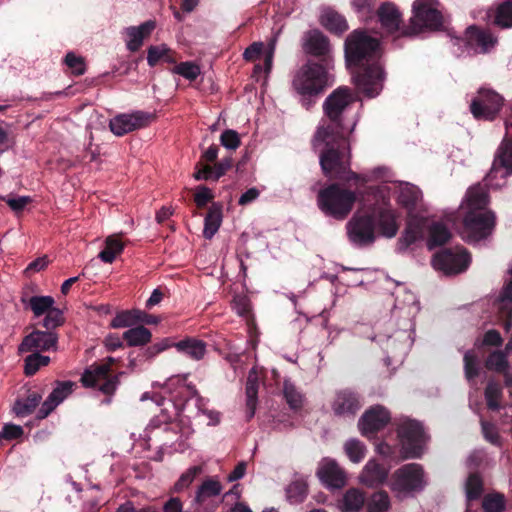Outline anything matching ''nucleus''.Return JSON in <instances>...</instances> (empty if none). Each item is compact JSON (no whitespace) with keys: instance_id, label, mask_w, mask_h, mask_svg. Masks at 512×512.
I'll return each mask as SVG.
<instances>
[{"instance_id":"nucleus-25","label":"nucleus","mask_w":512,"mask_h":512,"mask_svg":"<svg viewBox=\"0 0 512 512\" xmlns=\"http://www.w3.org/2000/svg\"><path fill=\"white\" fill-rule=\"evenodd\" d=\"M375 225L382 235L392 238L396 235L399 225L395 214L387 207H380L374 211Z\"/></svg>"},{"instance_id":"nucleus-62","label":"nucleus","mask_w":512,"mask_h":512,"mask_svg":"<svg viewBox=\"0 0 512 512\" xmlns=\"http://www.w3.org/2000/svg\"><path fill=\"white\" fill-rule=\"evenodd\" d=\"M276 42L277 38L274 37L270 40L268 43L267 50L265 52V59H264V70L266 73H269L272 68L273 63V57L276 49Z\"/></svg>"},{"instance_id":"nucleus-45","label":"nucleus","mask_w":512,"mask_h":512,"mask_svg":"<svg viewBox=\"0 0 512 512\" xmlns=\"http://www.w3.org/2000/svg\"><path fill=\"white\" fill-rule=\"evenodd\" d=\"M287 498L291 503H300L307 494V485L304 481H295L286 489Z\"/></svg>"},{"instance_id":"nucleus-10","label":"nucleus","mask_w":512,"mask_h":512,"mask_svg":"<svg viewBox=\"0 0 512 512\" xmlns=\"http://www.w3.org/2000/svg\"><path fill=\"white\" fill-rule=\"evenodd\" d=\"M398 434L402 445L401 459L417 458L422 455L426 435L419 422L404 420L399 426Z\"/></svg>"},{"instance_id":"nucleus-28","label":"nucleus","mask_w":512,"mask_h":512,"mask_svg":"<svg viewBox=\"0 0 512 512\" xmlns=\"http://www.w3.org/2000/svg\"><path fill=\"white\" fill-rule=\"evenodd\" d=\"M154 28V21H146L137 27L132 26L126 28L127 48L132 52L137 51L142 46L144 38L150 35Z\"/></svg>"},{"instance_id":"nucleus-7","label":"nucleus","mask_w":512,"mask_h":512,"mask_svg":"<svg viewBox=\"0 0 512 512\" xmlns=\"http://www.w3.org/2000/svg\"><path fill=\"white\" fill-rule=\"evenodd\" d=\"M413 17L411 19L415 34L423 28L436 30L443 24L442 10L437 0H415L412 6Z\"/></svg>"},{"instance_id":"nucleus-3","label":"nucleus","mask_w":512,"mask_h":512,"mask_svg":"<svg viewBox=\"0 0 512 512\" xmlns=\"http://www.w3.org/2000/svg\"><path fill=\"white\" fill-rule=\"evenodd\" d=\"M488 194L484 186L478 184L468 189L460 205L463 211L462 238L476 243L490 236L495 227V214L486 210Z\"/></svg>"},{"instance_id":"nucleus-30","label":"nucleus","mask_w":512,"mask_h":512,"mask_svg":"<svg viewBox=\"0 0 512 512\" xmlns=\"http://www.w3.org/2000/svg\"><path fill=\"white\" fill-rule=\"evenodd\" d=\"M178 352L194 359L201 360L206 354V344L202 340L187 338L174 344Z\"/></svg>"},{"instance_id":"nucleus-5","label":"nucleus","mask_w":512,"mask_h":512,"mask_svg":"<svg viewBox=\"0 0 512 512\" xmlns=\"http://www.w3.org/2000/svg\"><path fill=\"white\" fill-rule=\"evenodd\" d=\"M356 198L355 192L332 184L319 192L317 202L326 215L343 220L352 211Z\"/></svg>"},{"instance_id":"nucleus-50","label":"nucleus","mask_w":512,"mask_h":512,"mask_svg":"<svg viewBox=\"0 0 512 512\" xmlns=\"http://www.w3.org/2000/svg\"><path fill=\"white\" fill-rule=\"evenodd\" d=\"M201 468L199 466L190 467L185 473L181 475L179 480L175 483V490L181 491L187 488L196 478L198 474H200Z\"/></svg>"},{"instance_id":"nucleus-19","label":"nucleus","mask_w":512,"mask_h":512,"mask_svg":"<svg viewBox=\"0 0 512 512\" xmlns=\"http://www.w3.org/2000/svg\"><path fill=\"white\" fill-rule=\"evenodd\" d=\"M389 419V412L384 407H372L361 417L359 422L360 430L364 435L375 432L383 428Z\"/></svg>"},{"instance_id":"nucleus-33","label":"nucleus","mask_w":512,"mask_h":512,"mask_svg":"<svg viewBox=\"0 0 512 512\" xmlns=\"http://www.w3.org/2000/svg\"><path fill=\"white\" fill-rule=\"evenodd\" d=\"M123 339L127 342L128 346H144L151 341L152 334L146 327L137 326L126 330L123 333Z\"/></svg>"},{"instance_id":"nucleus-27","label":"nucleus","mask_w":512,"mask_h":512,"mask_svg":"<svg viewBox=\"0 0 512 512\" xmlns=\"http://www.w3.org/2000/svg\"><path fill=\"white\" fill-rule=\"evenodd\" d=\"M387 189H394L398 193V202L408 210L416 207L421 200V192L419 189L409 183H393L392 186L387 187Z\"/></svg>"},{"instance_id":"nucleus-15","label":"nucleus","mask_w":512,"mask_h":512,"mask_svg":"<svg viewBox=\"0 0 512 512\" xmlns=\"http://www.w3.org/2000/svg\"><path fill=\"white\" fill-rule=\"evenodd\" d=\"M503 98L496 92L481 88L478 97L471 103L470 109L477 119L492 120L500 111Z\"/></svg>"},{"instance_id":"nucleus-34","label":"nucleus","mask_w":512,"mask_h":512,"mask_svg":"<svg viewBox=\"0 0 512 512\" xmlns=\"http://www.w3.org/2000/svg\"><path fill=\"white\" fill-rule=\"evenodd\" d=\"M123 248L124 245L119 236H108L105 241V248L99 253V258L105 263H112Z\"/></svg>"},{"instance_id":"nucleus-2","label":"nucleus","mask_w":512,"mask_h":512,"mask_svg":"<svg viewBox=\"0 0 512 512\" xmlns=\"http://www.w3.org/2000/svg\"><path fill=\"white\" fill-rule=\"evenodd\" d=\"M379 54V42L364 31L352 32L345 41V55L349 66H360L366 62L367 67L353 71L357 87L369 97L380 93L383 87L384 72L376 61Z\"/></svg>"},{"instance_id":"nucleus-57","label":"nucleus","mask_w":512,"mask_h":512,"mask_svg":"<svg viewBox=\"0 0 512 512\" xmlns=\"http://www.w3.org/2000/svg\"><path fill=\"white\" fill-rule=\"evenodd\" d=\"M213 197V193L209 188L200 186L194 196V201L198 207H204Z\"/></svg>"},{"instance_id":"nucleus-46","label":"nucleus","mask_w":512,"mask_h":512,"mask_svg":"<svg viewBox=\"0 0 512 512\" xmlns=\"http://www.w3.org/2000/svg\"><path fill=\"white\" fill-rule=\"evenodd\" d=\"M486 367L489 370L503 372L509 367L507 354L502 351H495L491 353L486 360Z\"/></svg>"},{"instance_id":"nucleus-9","label":"nucleus","mask_w":512,"mask_h":512,"mask_svg":"<svg viewBox=\"0 0 512 512\" xmlns=\"http://www.w3.org/2000/svg\"><path fill=\"white\" fill-rule=\"evenodd\" d=\"M510 134H512V122H506V137L485 179L486 185L493 188H499L504 184V181H495L498 177L504 179L507 175L512 174V140L508 138Z\"/></svg>"},{"instance_id":"nucleus-37","label":"nucleus","mask_w":512,"mask_h":512,"mask_svg":"<svg viewBox=\"0 0 512 512\" xmlns=\"http://www.w3.org/2000/svg\"><path fill=\"white\" fill-rule=\"evenodd\" d=\"M389 508L390 498L385 491H377L367 500V512H387Z\"/></svg>"},{"instance_id":"nucleus-13","label":"nucleus","mask_w":512,"mask_h":512,"mask_svg":"<svg viewBox=\"0 0 512 512\" xmlns=\"http://www.w3.org/2000/svg\"><path fill=\"white\" fill-rule=\"evenodd\" d=\"M471 261L469 254L465 249L456 247L455 249L444 250L437 253L433 258V266L436 270L445 274H458L467 269Z\"/></svg>"},{"instance_id":"nucleus-48","label":"nucleus","mask_w":512,"mask_h":512,"mask_svg":"<svg viewBox=\"0 0 512 512\" xmlns=\"http://www.w3.org/2000/svg\"><path fill=\"white\" fill-rule=\"evenodd\" d=\"M482 480L477 474H471L465 485L468 500L477 499L482 493Z\"/></svg>"},{"instance_id":"nucleus-49","label":"nucleus","mask_w":512,"mask_h":512,"mask_svg":"<svg viewBox=\"0 0 512 512\" xmlns=\"http://www.w3.org/2000/svg\"><path fill=\"white\" fill-rule=\"evenodd\" d=\"M499 309L507 317L512 314V281L507 283L499 298Z\"/></svg>"},{"instance_id":"nucleus-32","label":"nucleus","mask_w":512,"mask_h":512,"mask_svg":"<svg viewBox=\"0 0 512 512\" xmlns=\"http://www.w3.org/2000/svg\"><path fill=\"white\" fill-rule=\"evenodd\" d=\"M222 222L221 206L213 204L205 217L203 235L206 239H211L219 230Z\"/></svg>"},{"instance_id":"nucleus-11","label":"nucleus","mask_w":512,"mask_h":512,"mask_svg":"<svg viewBox=\"0 0 512 512\" xmlns=\"http://www.w3.org/2000/svg\"><path fill=\"white\" fill-rule=\"evenodd\" d=\"M114 358H108V363L91 366L82 375L81 381L86 387L97 388L103 394L112 395L119 385V377L109 374L110 364Z\"/></svg>"},{"instance_id":"nucleus-4","label":"nucleus","mask_w":512,"mask_h":512,"mask_svg":"<svg viewBox=\"0 0 512 512\" xmlns=\"http://www.w3.org/2000/svg\"><path fill=\"white\" fill-rule=\"evenodd\" d=\"M292 85L302 96L303 105L309 108L312 104L309 98L322 93L328 85V73L322 65L308 62L296 72Z\"/></svg>"},{"instance_id":"nucleus-60","label":"nucleus","mask_w":512,"mask_h":512,"mask_svg":"<svg viewBox=\"0 0 512 512\" xmlns=\"http://www.w3.org/2000/svg\"><path fill=\"white\" fill-rule=\"evenodd\" d=\"M5 201L13 211L20 212L31 202V198L29 196L8 197Z\"/></svg>"},{"instance_id":"nucleus-55","label":"nucleus","mask_w":512,"mask_h":512,"mask_svg":"<svg viewBox=\"0 0 512 512\" xmlns=\"http://www.w3.org/2000/svg\"><path fill=\"white\" fill-rule=\"evenodd\" d=\"M65 63L76 75H82L85 72V64L83 58L75 55L72 52H69L66 55Z\"/></svg>"},{"instance_id":"nucleus-16","label":"nucleus","mask_w":512,"mask_h":512,"mask_svg":"<svg viewBox=\"0 0 512 512\" xmlns=\"http://www.w3.org/2000/svg\"><path fill=\"white\" fill-rule=\"evenodd\" d=\"M57 342V335L50 330H34L23 339L18 347V352L39 353L43 351L56 350Z\"/></svg>"},{"instance_id":"nucleus-17","label":"nucleus","mask_w":512,"mask_h":512,"mask_svg":"<svg viewBox=\"0 0 512 512\" xmlns=\"http://www.w3.org/2000/svg\"><path fill=\"white\" fill-rule=\"evenodd\" d=\"M375 226L371 217L355 215L347 224L349 239L357 245L371 243L374 240Z\"/></svg>"},{"instance_id":"nucleus-51","label":"nucleus","mask_w":512,"mask_h":512,"mask_svg":"<svg viewBox=\"0 0 512 512\" xmlns=\"http://www.w3.org/2000/svg\"><path fill=\"white\" fill-rule=\"evenodd\" d=\"M135 324V313L133 311H123L117 314L111 321L113 328L131 327Z\"/></svg>"},{"instance_id":"nucleus-41","label":"nucleus","mask_w":512,"mask_h":512,"mask_svg":"<svg viewBox=\"0 0 512 512\" xmlns=\"http://www.w3.org/2000/svg\"><path fill=\"white\" fill-rule=\"evenodd\" d=\"M502 398V388L499 383L489 381L485 389V399L489 409H500V401Z\"/></svg>"},{"instance_id":"nucleus-40","label":"nucleus","mask_w":512,"mask_h":512,"mask_svg":"<svg viewBox=\"0 0 512 512\" xmlns=\"http://www.w3.org/2000/svg\"><path fill=\"white\" fill-rule=\"evenodd\" d=\"M160 60L172 63L175 59L171 55L170 49L162 44L159 46H151L148 49L147 61L150 66H155Z\"/></svg>"},{"instance_id":"nucleus-52","label":"nucleus","mask_w":512,"mask_h":512,"mask_svg":"<svg viewBox=\"0 0 512 512\" xmlns=\"http://www.w3.org/2000/svg\"><path fill=\"white\" fill-rule=\"evenodd\" d=\"M478 360L472 351H467L464 355V370L465 376L468 380L478 375Z\"/></svg>"},{"instance_id":"nucleus-47","label":"nucleus","mask_w":512,"mask_h":512,"mask_svg":"<svg viewBox=\"0 0 512 512\" xmlns=\"http://www.w3.org/2000/svg\"><path fill=\"white\" fill-rule=\"evenodd\" d=\"M200 67L193 62H182L173 68V73L193 81L200 75Z\"/></svg>"},{"instance_id":"nucleus-29","label":"nucleus","mask_w":512,"mask_h":512,"mask_svg":"<svg viewBox=\"0 0 512 512\" xmlns=\"http://www.w3.org/2000/svg\"><path fill=\"white\" fill-rule=\"evenodd\" d=\"M320 24L333 33H343L348 29L346 19L331 8H323L319 18Z\"/></svg>"},{"instance_id":"nucleus-26","label":"nucleus","mask_w":512,"mask_h":512,"mask_svg":"<svg viewBox=\"0 0 512 512\" xmlns=\"http://www.w3.org/2000/svg\"><path fill=\"white\" fill-rule=\"evenodd\" d=\"M303 49L314 56H322L329 52L330 45L327 37L320 31L311 30L304 35Z\"/></svg>"},{"instance_id":"nucleus-14","label":"nucleus","mask_w":512,"mask_h":512,"mask_svg":"<svg viewBox=\"0 0 512 512\" xmlns=\"http://www.w3.org/2000/svg\"><path fill=\"white\" fill-rule=\"evenodd\" d=\"M155 119L154 114L144 111L119 114L112 118L109 123L110 130L116 136H123L134 130L144 128Z\"/></svg>"},{"instance_id":"nucleus-56","label":"nucleus","mask_w":512,"mask_h":512,"mask_svg":"<svg viewBox=\"0 0 512 512\" xmlns=\"http://www.w3.org/2000/svg\"><path fill=\"white\" fill-rule=\"evenodd\" d=\"M352 5L361 18L367 19L372 14V0H353Z\"/></svg>"},{"instance_id":"nucleus-31","label":"nucleus","mask_w":512,"mask_h":512,"mask_svg":"<svg viewBox=\"0 0 512 512\" xmlns=\"http://www.w3.org/2000/svg\"><path fill=\"white\" fill-rule=\"evenodd\" d=\"M365 495L359 489L351 488L346 491L339 504V507L344 512H357L365 503Z\"/></svg>"},{"instance_id":"nucleus-53","label":"nucleus","mask_w":512,"mask_h":512,"mask_svg":"<svg viewBox=\"0 0 512 512\" xmlns=\"http://www.w3.org/2000/svg\"><path fill=\"white\" fill-rule=\"evenodd\" d=\"M220 142L222 146L230 150H236L241 143L239 134L232 129H227L221 134Z\"/></svg>"},{"instance_id":"nucleus-18","label":"nucleus","mask_w":512,"mask_h":512,"mask_svg":"<svg viewBox=\"0 0 512 512\" xmlns=\"http://www.w3.org/2000/svg\"><path fill=\"white\" fill-rule=\"evenodd\" d=\"M317 476L326 486L339 489L346 484V474L338 463L331 458H324L319 463Z\"/></svg>"},{"instance_id":"nucleus-63","label":"nucleus","mask_w":512,"mask_h":512,"mask_svg":"<svg viewBox=\"0 0 512 512\" xmlns=\"http://www.w3.org/2000/svg\"><path fill=\"white\" fill-rule=\"evenodd\" d=\"M263 43L262 42H254L252 43L244 52L243 56L246 60L253 61L256 60L263 51Z\"/></svg>"},{"instance_id":"nucleus-35","label":"nucleus","mask_w":512,"mask_h":512,"mask_svg":"<svg viewBox=\"0 0 512 512\" xmlns=\"http://www.w3.org/2000/svg\"><path fill=\"white\" fill-rule=\"evenodd\" d=\"M493 23L501 28H512V0H504L496 7Z\"/></svg>"},{"instance_id":"nucleus-38","label":"nucleus","mask_w":512,"mask_h":512,"mask_svg":"<svg viewBox=\"0 0 512 512\" xmlns=\"http://www.w3.org/2000/svg\"><path fill=\"white\" fill-rule=\"evenodd\" d=\"M482 508L484 512H504L506 509V498L501 493H488L483 497Z\"/></svg>"},{"instance_id":"nucleus-59","label":"nucleus","mask_w":512,"mask_h":512,"mask_svg":"<svg viewBox=\"0 0 512 512\" xmlns=\"http://www.w3.org/2000/svg\"><path fill=\"white\" fill-rule=\"evenodd\" d=\"M174 344L175 343H172L168 338H165V339L161 340L160 342L155 343L154 345L148 347L146 349V355L149 358H153L156 355H158L159 353L168 349L169 347L174 346Z\"/></svg>"},{"instance_id":"nucleus-8","label":"nucleus","mask_w":512,"mask_h":512,"mask_svg":"<svg viewBox=\"0 0 512 512\" xmlns=\"http://www.w3.org/2000/svg\"><path fill=\"white\" fill-rule=\"evenodd\" d=\"M425 485L423 469L419 464L411 463L397 469L391 478L390 488L398 497L409 492L421 490Z\"/></svg>"},{"instance_id":"nucleus-58","label":"nucleus","mask_w":512,"mask_h":512,"mask_svg":"<svg viewBox=\"0 0 512 512\" xmlns=\"http://www.w3.org/2000/svg\"><path fill=\"white\" fill-rule=\"evenodd\" d=\"M482 431L487 441L494 445L500 444V437L494 425L482 421Z\"/></svg>"},{"instance_id":"nucleus-54","label":"nucleus","mask_w":512,"mask_h":512,"mask_svg":"<svg viewBox=\"0 0 512 512\" xmlns=\"http://www.w3.org/2000/svg\"><path fill=\"white\" fill-rule=\"evenodd\" d=\"M284 395L288 402V404L292 408H298L302 404V396L301 394L296 390L294 385H292L289 382L284 383Z\"/></svg>"},{"instance_id":"nucleus-1","label":"nucleus","mask_w":512,"mask_h":512,"mask_svg":"<svg viewBox=\"0 0 512 512\" xmlns=\"http://www.w3.org/2000/svg\"><path fill=\"white\" fill-rule=\"evenodd\" d=\"M352 102L353 96L347 88H338L326 98L323 109L327 119H323L318 126L312 146L319 154L320 165L326 176L366 182L364 177L348 171L350 151L341 115Z\"/></svg>"},{"instance_id":"nucleus-44","label":"nucleus","mask_w":512,"mask_h":512,"mask_svg":"<svg viewBox=\"0 0 512 512\" xmlns=\"http://www.w3.org/2000/svg\"><path fill=\"white\" fill-rule=\"evenodd\" d=\"M50 358L48 356L40 355L39 353H32L25 358L24 372L27 376L34 375L41 367L48 365Z\"/></svg>"},{"instance_id":"nucleus-39","label":"nucleus","mask_w":512,"mask_h":512,"mask_svg":"<svg viewBox=\"0 0 512 512\" xmlns=\"http://www.w3.org/2000/svg\"><path fill=\"white\" fill-rule=\"evenodd\" d=\"M344 451L351 462L359 463L365 458L367 449L361 441L349 439L344 444Z\"/></svg>"},{"instance_id":"nucleus-20","label":"nucleus","mask_w":512,"mask_h":512,"mask_svg":"<svg viewBox=\"0 0 512 512\" xmlns=\"http://www.w3.org/2000/svg\"><path fill=\"white\" fill-rule=\"evenodd\" d=\"M75 383L72 381H64L57 383V386L50 393L48 398L42 404L39 410V417L45 418L52 412L64 399H66L73 391Z\"/></svg>"},{"instance_id":"nucleus-6","label":"nucleus","mask_w":512,"mask_h":512,"mask_svg":"<svg viewBox=\"0 0 512 512\" xmlns=\"http://www.w3.org/2000/svg\"><path fill=\"white\" fill-rule=\"evenodd\" d=\"M426 227L429 228V237L427 240V246L429 249L444 245L451 238L450 231L443 224L434 222L428 225L427 221L423 218H411L404 233L405 242L407 244H411L422 238L424 235V228Z\"/></svg>"},{"instance_id":"nucleus-24","label":"nucleus","mask_w":512,"mask_h":512,"mask_svg":"<svg viewBox=\"0 0 512 512\" xmlns=\"http://www.w3.org/2000/svg\"><path fill=\"white\" fill-rule=\"evenodd\" d=\"M388 474V469L375 460H369L359 475V482L370 488L377 487L386 481Z\"/></svg>"},{"instance_id":"nucleus-21","label":"nucleus","mask_w":512,"mask_h":512,"mask_svg":"<svg viewBox=\"0 0 512 512\" xmlns=\"http://www.w3.org/2000/svg\"><path fill=\"white\" fill-rule=\"evenodd\" d=\"M465 36L467 44L480 53L488 52L497 43V39L489 31L476 26L467 28Z\"/></svg>"},{"instance_id":"nucleus-23","label":"nucleus","mask_w":512,"mask_h":512,"mask_svg":"<svg viewBox=\"0 0 512 512\" xmlns=\"http://www.w3.org/2000/svg\"><path fill=\"white\" fill-rule=\"evenodd\" d=\"M361 407L359 398L350 390L337 392L332 403V409L336 415L348 416L355 414Z\"/></svg>"},{"instance_id":"nucleus-43","label":"nucleus","mask_w":512,"mask_h":512,"mask_svg":"<svg viewBox=\"0 0 512 512\" xmlns=\"http://www.w3.org/2000/svg\"><path fill=\"white\" fill-rule=\"evenodd\" d=\"M221 490L222 486L218 481L209 479L199 487L195 499L198 503H201L207 498L219 495Z\"/></svg>"},{"instance_id":"nucleus-42","label":"nucleus","mask_w":512,"mask_h":512,"mask_svg":"<svg viewBox=\"0 0 512 512\" xmlns=\"http://www.w3.org/2000/svg\"><path fill=\"white\" fill-rule=\"evenodd\" d=\"M41 401V396L37 393H31L27 398L19 400L14 405V411L17 415L24 416L32 413Z\"/></svg>"},{"instance_id":"nucleus-12","label":"nucleus","mask_w":512,"mask_h":512,"mask_svg":"<svg viewBox=\"0 0 512 512\" xmlns=\"http://www.w3.org/2000/svg\"><path fill=\"white\" fill-rule=\"evenodd\" d=\"M28 305L36 318L45 315L43 327L47 330L55 329L64 323L63 312L55 306V300L51 296H32Z\"/></svg>"},{"instance_id":"nucleus-22","label":"nucleus","mask_w":512,"mask_h":512,"mask_svg":"<svg viewBox=\"0 0 512 512\" xmlns=\"http://www.w3.org/2000/svg\"><path fill=\"white\" fill-rule=\"evenodd\" d=\"M378 17L382 27L388 33L393 34L399 31L401 35H411L410 31L400 29L401 14L393 4H383L378 10Z\"/></svg>"},{"instance_id":"nucleus-61","label":"nucleus","mask_w":512,"mask_h":512,"mask_svg":"<svg viewBox=\"0 0 512 512\" xmlns=\"http://www.w3.org/2000/svg\"><path fill=\"white\" fill-rule=\"evenodd\" d=\"M2 438L6 440H12L19 438L23 434V429L19 425L6 424L3 430L0 431Z\"/></svg>"},{"instance_id":"nucleus-64","label":"nucleus","mask_w":512,"mask_h":512,"mask_svg":"<svg viewBox=\"0 0 512 512\" xmlns=\"http://www.w3.org/2000/svg\"><path fill=\"white\" fill-rule=\"evenodd\" d=\"M117 512H158V510L152 506L136 508L131 502H126L119 506Z\"/></svg>"},{"instance_id":"nucleus-36","label":"nucleus","mask_w":512,"mask_h":512,"mask_svg":"<svg viewBox=\"0 0 512 512\" xmlns=\"http://www.w3.org/2000/svg\"><path fill=\"white\" fill-rule=\"evenodd\" d=\"M257 392H258V384L257 377L254 371H251L248 376L247 384H246V406L248 410V418H252L255 413L256 403H257Z\"/></svg>"}]
</instances>
